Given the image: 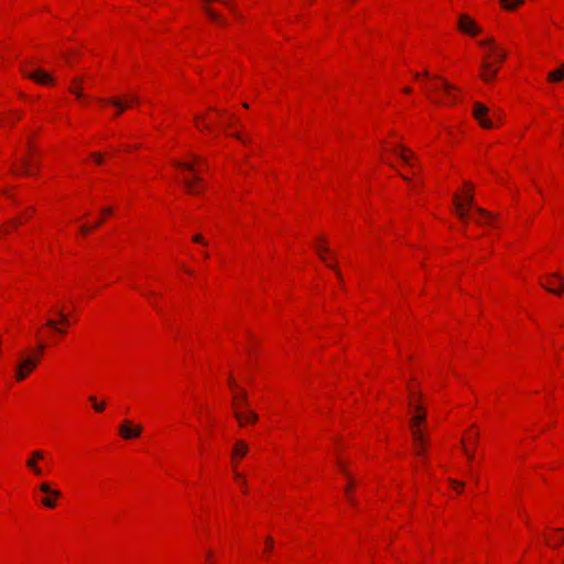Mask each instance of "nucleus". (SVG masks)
I'll use <instances>...</instances> for the list:
<instances>
[{
	"mask_svg": "<svg viewBox=\"0 0 564 564\" xmlns=\"http://www.w3.org/2000/svg\"><path fill=\"white\" fill-rule=\"evenodd\" d=\"M173 166L191 193L197 194L202 191L205 161L200 156L189 154L186 159L173 161Z\"/></svg>",
	"mask_w": 564,
	"mask_h": 564,
	"instance_id": "6",
	"label": "nucleus"
},
{
	"mask_svg": "<svg viewBox=\"0 0 564 564\" xmlns=\"http://www.w3.org/2000/svg\"><path fill=\"white\" fill-rule=\"evenodd\" d=\"M273 550V540L272 538L268 536L265 538L264 542H263V547H262V557L263 558H267L269 556V554L272 552Z\"/></svg>",
	"mask_w": 564,
	"mask_h": 564,
	"instance_id": "30",
	"label": "nucleus"
},
{
	"mask_svg": "<svg viewBox=\"0 0 564 564\" xmlns=\"http://www.w3.org/2000/svg\"><path fill=\"white\" fill-rule=\"evenodd\" d=\"M523 3L524 0H499L501 9L508 12L517 11Z\"/></svg>",
	"mask_w": 564,
	"mask_h": 564,
	"instance_id": "26",
	"label": "nucleus"
},
{
	"mask_svg": "<svg viewBox=\"0 0 564 564\" xmlns=\"http://www.w3.org/2000/svg\"><path fill=\"white\" fill-rule=\"evenodd\" d=\"M112 213V209L110 207H107L105 209H102L101 214H102V219H105L106 217L110 216Z\"/></svg>",
	"mask_w": 564,
	"mask_h": 564,
	"instance_id": "36",
	"label": "nucleus"
},
{
	"mask_svg": "<svg viewBox=\"0 0 564 564\" xmlns=\"http://www.w3.org/2000/svg\"><path fill=\"white\" fill-rule=\"evenodd\" d=\"M37 169V160L31 147H28L17 158L12 172L21 175H33Z\"/></svg>",
	"mask_w": 564,
	"mask_h": 564,
	"instance_id": "13",
	"label": "nucleus"
},
{
	"mask_svg": "<svg viewBox=\"0 0 564 564\" xmlns=\"http://www.w3.org/2000/svg\"><path fill=\"white\" fill-rule=\"evenodd\" d=\"M203 564H216V557L212 550L206 551Z\"/></svg>",
	"mask_w": 564,
	"mask_h": 564,
	"instance_id": "31",
	"label": "nucleus"
},
{
	"mask_svg": "<svg viewBox=\"0 0 564 564\" xmlns=\"http://www.w3.org/2000/svg\"><path fill=\"white\" fill-rule=\"evenodd\" d=\"M206 14L214 22H220V13L212 8L213 3H221L226 8H230L228 0H200Z\"/></svg>",
	"mask_w": 564,
	"mask_h": 564,
	"instance_id": "22",
	"label": "nucleus"
},
{
	"mask_svg": "<svg viewBox=\"0 0 564 564\" xmlns=\"http://www.w3.org/2000/svg\"><path fill=\"white\" fill-rule=\"evenodd\" d=\"M69 325L68 313L64 307L55 306L50 311L46 323L35 330L36 347L15 368L14 378L18 382L29 377L40 362L46 346L56 344L67 333Z\"/></svg>",
	"mask_w": 564,
	"mask_h": 564,
	"instance_id": "1",
	"label": "nucleus"
},
{
	"mask_svg": "<svg viewBox=\"0 0 564 564\" xmlns=\"http://www.w3.org/2000/svg\"><path fill=\"white\" fill-rule=\"evenodd\" d=\"M381 160L391 166L403 165L412 171L411 175L408 171H400L402 178L406 182L415 175V158L411 150L404 148L397 138L384 141L380 149Z\"/></svg>",
	"mask_w": 564,
	"mask_h": 564,
	"instance_id": "5",
	"label": "nucleus"
},
{
	"mask_svg": "<svg viewBox=\"0 0 564 564\" xmlns=\"http://www.w3.org/2000/svg\"><path fill=\"white\" fill-rule=\"evenodd\" d=\"M339 468H340L341 473L344 474V476L347 478V485L345 487V496H346L348 502L351 503L352 501H351L350 492L354 487V481L350 478L348 470L346 469V467L344 466L343 463L339 464Z\"/></svg>",
	"mask_w": 564,
	"mask_h": 564,
	"instance_id": "27",
	"label": "nucleus"
},
{
	"mask_svg": "<svg viewBox=\"0 0 564 564\" xmlns=\"http://www.w3.org/2000/svg\"><path fill=\"white\" fill-rule=\"evenodd\" d=\"M232 470V478L237 487L240 489V491L243 495L248 494L247 489V478L243 473L239 470V468H231Z\"/></svg>",
	"mask_w": 564,
	"mask_h": 564,
	"instance_id": "25",
	"label": "nucleus"
},
{
	"mask_svg": "<svg viewBox=\"0 0 564 564\" xmlns=\"http://www.w3.org/2000/svg\"><path fill=\"white\" fill-rule=\"evenodd\" d=\"M91 161L97 165H101L104 163V154L100 152L93 153Z\"/></svg>",
	"mask_w": 564,
	"mask_h": 564,
	"instance_id": "33",
	"label": "nucleus"
},
{
	"mask_svg": "<svg viewBox=\"0 0 564 564\" xmlns=\"http://www.w3.org/2000/svg\"><path fill=\"white\" fill-rule=\"evenodd\" d=\"M101 221H102V220H100V221H98L97 224H95V225H94V227H95V226H99ZM91 229H93V226H89V225H86V224H85V225H82V226L79 227V230H80L82 235H87V234H89V232L91 231Z\"/></svg>",
	"mask_w": 564,
	"mask_h": 564,
	"instance_id": "34",
	"label": "nucleus"
},
{
	"mask_svg": "<svg viewBox=\"0 0 564 564\" xmlns=\"http://www.w3.org/2000/svg\"><path fill=\"white\" fill-rule=\"evenodd\" d=\"M21 74L23 77L29 78L36 84L44 85V86H52L54 85V77L47 73L46 70L35 67L32 64H24L21 66Z\"/></svg>",
	"mask_w": 564,
	"mask_h": 564,
	"instance_id": "14",
	"label": "nucleus"
},
{
	"mask_svg": "<svg viewBox=\"0 0 564 564\" xmlns=\"http://www.w3.org/2000/svg\"><path fill=\"white\" fill-rule=\"evenodd\" d=\"M416 187H417V183L416 182H412L411 191H416Z\"/></svg>",
	"mask_w": 564,
	"mask_h": 564,
	"instance_id": "40",
	"label": "nucleus"
},
{
	"mask_svg": "<svg viewBox=\"0 0 564 564\" xmlns=\"http://www.w3.org/2000/svg\"><path fill=\"white\" fill-rule=\"evenodd\" d=\"M473 186L465 183L454 195V207L458 217L463 220H473L479 225H492L495 217L482 208L473 205Z\"/></svg>",
	"mask_w": 564,
	"mask_h": 564,
	"instance_id": "4",
	"label": "nucleus"
},
{
	"mask_svg": "<svg viewBox=\"0 0 564 564\" xmlns=\"http://www.w3.org/2000/svg\"><path fill=\"white\" fill-rule=\"evenodd\" d=\"M458 30L468 36H478L482 33L481 25L469 14L460 13L457 20Z\"/></svg>",
	"mask_w": 564,
	"mask_h": 564,
	"instance_id": "16",
	"label": "nucleus"
},
{
	"mask_svg": "<svg viewBox=\"0 0 564 564\" xmlns=\"http://www.w3.org/2000/svg\"><path fill=\"white\" fill-rule=\"evenodd\" d=\"M471 117L484 130H494L502 124V115L498 108L489 107L480 101H475L471 108Z\"/></svg>",
	"mask_w": 564,
	"mask_h": 564,
	"instance_id": "10",
	"label": "nucleus"
},
{
	"mask_svg": "<svg viewBox=\"0 0 564 564\" xmlns=\"http://www.w3.org/2000/svg\"><path fill=\"white\" fill-rule=\"evenodd\" d=\"M411 91H412V88H410V87H405V88H404V93H405V94H410Z\"/></svg>",
	"mask_w": 564,
	"mask_h": 564,
	"instance_id": "41",
	"label": "nucleus"
},
{
	"mask_svg": "<svg viewBox=\"0 0 564 564\" xmlns=\"http://www.w3.org/2000/svg\"><path fill=\"white\" fill-rule=\"evenodd\" d=\"M415 84L432 104L452 106L462 99L460 90L443 77H432L429 73L415 74Z\"/></svg>",
	"mask_w": 564,
	"mask_h": 564,
	"instance_id": "2",
	"label": "nucleus"
},
{
	"mask_svg": "<svg viewBox=\"0 0 564 564\" xmlns=\"http://www.w3.org/2000/svg\"><path fill=\"white\" fill-rule=\"evenodd\" d=\"M193 241L196 242V243H205L204 242V237L202 235H195L194 238H193Z\"/></svg>",
	"mask_w": 564,
	"mask_h": 564,
	"instance_id": "37",
	"label": "nucleus"
},
{
	"mask_svg": "<svg viewBox=\"0 0 564 564\" xmlns=\"http://www.w3.org/2000/svg\"><path fill=\"white\" fill-rule=\"evenodd\" d=\"M46 455L43 449H33L26 455L24 467L32 477L42 479L50 474V467H45Z\"/></svg>",
	"mask_w": 564,
	"mask_h": 564,
	"instance_id": "12",
	"label": "nucleus"
},
{
	"mask_svg": "<svg viewBox=\"0 0 564 564\" xmlns=\"http://www.w3.org/2000/svg\"><path fill=\"white\" fill-rule=\"evenodd\" d=\"M88 401L96 413H102L107 408V403L105 401H99L96 395H90Z\"/></svg>",
	"mask_w": 564,
	"mask_h": 564,
	"instance_id": "29",
	"label": "nucleus"
},
{
	"mask_svg": "<svg viewBox=\"0 0 564 564\" xmlns=\"http://www.w3.org/2000/svg\"><path fill=\"white\" fill-rule=\"evenodd\" d=\"M33 214V208L32 207H28L25 210H24V216L25 217H31Z\"/></svg>",
	"mask_w": 564,
	"mask_h": 564,
	"instance_id": "38",
	"label": "nucleus"
},
{
	"mask_svg": "<svg viewBox=\"0 0 564 564\" xmlns=\"http://www.w3.org/2000/svg\"><path fill=\"white\" fill-rule=\"evenodd\" d=\"M547 80L550 83H561L564 80V63L547 74Z\"/></svg>",
	"mask_w": 564,
	"mask_h": 564,
	"instance_id": "28",
	"label": "nucleus"
},
{
	"mask_svg": "<svg viewBox=\"0 0 564 564\" xmlns=\"http://www.w3.org/2000/svg\"><path fill=\"white\" fill-rule=\"evenodd\" d=\"M229 389L232 394V408L235 412V416L239 423V425L245 426L248 424H253L258 420L257 413H254L252 410L247 408L245 404L246 402V394L240 388L237 386L234 379H230L229 382Z\"/></svg>",
	"mask_w": 564,
	"mask_h": 564,
	"instance_id": "9",
	"label": "nucleus"
},
{
	"mask_svg": "<svg viewBox=\"0 0 564 564\" xmlns=\"http://www.w3.org/2000/svg\"><path fill=\"white\" fill-rule=\"evenodd\" d=\"M541 285L549 292L561 294L564 291V278L560 273H550L541 278Z\"/></svg>",
	"mask_w": 564,
	"mask_h": 564,
	"instance_id": "19",
	"label": "nucleus"
},
{
	"mask_svg": "<svg viewBox=\"0 0 564 564\" xmlns=\"http://www.w3.org/2000/svg\"><path fill=\"white\" fill-rule=\"evenodd\" d=\"M97 104L99 107H113L116 115H120L123 110L133 107L137 104V97L133 95H126L121 98H98Z\"/></svg>",
	"mask_w": 564,
	"mask_h": 564,
	"instance_id": "15",
	"label": "nucleus"
},
{
	"mask_svg": "<svg viewBox=\"0 0 564 564\" xmlns=\"http://www.w3.org/2000/svg\"><path fill=\"white\" fill-rule=\"evenodd\" d=\"M478 45L481 50L480 77L485 83H491L506 61L507 51L491 37L480 40Z\"/></svg>",
	"mask_w": 564,
	"mask_h": 564,
	"instance_id": "3",
	"label": "nucleus"
},
{
	"mask_svg": "<svg viewBox=\"0 0 564 564\" xmlns=\"http://www.w3.org/2000/svg\"><path fill=\"white\" fill-rule=\"evenodd\" d=\"M249 452V445L242 440H237L230 452V465L231 468H239V464L247 456Z\"/></svg>",
	"mask_w": 564,
	"mask_h": 564,
	"instance_id": "20",
	"label": "nucleus"
},
{
	"mask_svg": "<svg viewBox=\"0 0 564 564\" xmlns=\"http://www.w3.org/2000/svg\"><path fill=\"white\" fill-rule=\"evenodd\" d=\"M409 406L412 412L410 430L413 438L414 453L416 456H422L426 446L423 433L425 411L420 402V395L413 388H410Z\"/></svg>",
	"mask_w": 564,
	"mask_h": 564,
	"instance_id": "8",
	"label": "nucleus"
},
{
	"mask_svg": "<svg viewBox=\"0 0 564 564\" xmlns=\"http://www.w3.org/2000/svg\"><path fill=\"white\" fill-rule=\"evenodd\" d=\"M449 485H451V488L456 492H462V490L464 488V482L455 480V479H449Z\"/></svg>",
	"mask_w": 564,
	"mask_h": 564,
	"instance_id": "32",
	"label": "nucleus"
},
{
	"mask_svg": "<svg viewBox=\"0 0 564 564\" xmlns=\"http://www.w3.org/2000/svg\"><path fill=\"white\" fill-rule=\"evenodd\" d=\"M479 431L476 426H469L462 436V448L468 460L473 459L477 446Z\"/></svg>",
	"mask_w": 564,
	"mask_h": 564,
	"instance_id": "17",
	"label": "nucleus"
},
{
	"mask_svg": "<svg viewBox=\"0 0 564 564\" xmlns=\"http://www.w3.org/2000/svg\"><path fill=\"white\" fill-rule=\"evenodd\" d=\"M545 542L552 546L557 547L564 541V532L562 529L558 530H550L549 532L543 533Z\"/></svg>",
	"mask_w": 564,
	"mask_h": 564,
	"instance_id": "23",
	"label": "nucleus"
},
{
	"mask_svg": "<svg viewBox=\"0 0 564 564\" xmlns=\"http://www.w3.org/2000/svg\"><path fill=\"white\" fill-rule=\"evenodd\" d=\"M238 119L229 112H220L215 109H209L205 113L195 116L194 122L197 130L200 132H214L215 130H224L229 134V130L237 123ZM231 135L246 143V139L238 133Z\"/></svg>",
	"mask_w": 564,
	"mask_h": 564,
	"instance_id": "7",
	"label": "nucleus"
},
{
	"mask_svg": "<svg viewBox=\"0 0 564 564\" xmlns=\"http://www.w3.org/2000/svg\"><path fill=\"white\" fill-rule=\"evenodd\" d=\"M18 224V220H12L11 223H8L3 226L1 229L2 232H7L9 229L14 228Z\"/></svg>",
	"mask_w": 564,
	"mask_h": 564,
	"instance_id": "35",
	"label": "nucleus"
},
{
	"mask_svg": "<svg viewBox=\"0 0 564 564\" xmlns=\"http://www.w3.org/2000/svg\"><path fill=\"white\" fill-rule=\"evenodd\" d=\"M33 498L46 509H55L62 498V491L51 481H41L32 490Z\"/></svg>",
	"mask_w": 564,
	"mask_h": 564,
	"instance_id": "11",
	"label": "nucleus"
},
{
	"mask_svg": "<svg viewBox=\"0 0 564 564\" xmlns=\"http://www.w3.org/2000/svg\"><path fill=\"white\" fill-rule=\"evenodd\" d=\"M314 248L318 257L326 263L327 267L336 271V274L339 276V272L336 269L335 262L332 259L330 250L327 246V242L324 238L316 239L314 243Z\"/></svg>",
	"mask_w": 564,
	"mask_h": 564,
	"instance_id": "21",
	"label": "nucleus"
},
{
	"mask_svg": "<svg viewBox=\"0 0 564 564\" xmlns=\"http://www.w3.org/2000/svg\"><path fill=\"white\" fill-rule=\"evenodd\" d=\"M68 90L70 94L76 96V98L78 100L83 101L84 104H86V101L88 100V97L82 93V90H83V79L82 78H78V77L73 78V80L68 87Z\"/></svg>",
	"mask_w": 564,
	"mask_h": 564,
	"instance_id": "24",
	"label": "nucleus"
},
{
	"mask_svg": "<svg viewBox=\"0 0 564 564\" xmlns=\"http://www.w3.org/2000/svg\"><path fill=\"white\" fill-rule=\"evenodd\" d=\"M7 118L4 116H0V126L6 123Z\"/></svg>",
	"mask_w": 564,
	"mask_h": 564,
	"instance_id": "39",
	"label": "nucleus"
},
{
	"mask_svg": "<svg viewBox=\"0 0 564 564\" xmlns=\"http://www.w3.org/2000/svg\"><path fill=\"white\" fill-rule=\"evenodd\" d=\"M142 426L130 420H123L118 426V434L126 441L135 440L141 436Z\"/></svg>",
	"mask_w": 564,
	"mask_h": 564,
	"instance_id": "18",
	"label": "nucleus"
}]
</instances>
